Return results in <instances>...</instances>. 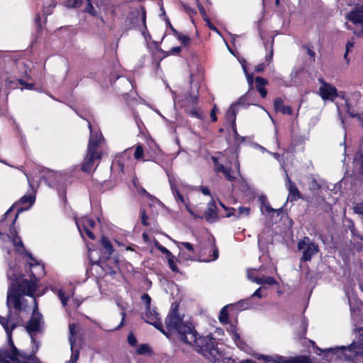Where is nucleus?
I'll return each instance as SVG.
<instances>
[{
	"label": "nucleus",
	"instance_id": "20",
	"mask_svg": "<svg viewBox=\"0 0 363 363\" xmlns=\"http://www.w3.org/2000/svg\"><path fill=\"white\" fill-rule=\"evenodd\" d=\"M220 205L223 209L226 211L225 216L228 218L231 216H235L236 218H240L242 216H247L250 213V208L249 207L240 206L238 209H236L234 208H228L221 202H220Z\"/></svg>",
	"mask_w": 363,
	"mask_h": 363
},
{
	"label": "nucleus",
	"instance_id": "35",
	"mask_svg": "<svg viewBox=\"0 0 363 363\" xmlns=\"http://www.w3.org/2000/svg\"><path fill=\"white\" fill-rule=\"evenodd\" d=\"M219 320L223 324H226L228 321V313L227 311V306L223 307L219 313Z\"/></svg>",
	"mask_w": 363,
	"mask_h": 363
},
{
	"label": "nucleus",
	"instance_id": "12",
	"mask_svg": "<svg viewBox=\"0 0 363 363\" xmlns=\"http://www.w3.org/2000/svg\"><path fill=\"white\" fill-rule=\"evenodd\" d=\"M297 247L302 252L301 258L302 262L311 261L312 257L319 251L318 245L312 242L307 236L303 237V239L298 242Z\"/></svg>",
	"mask_w": 363,
	"mask_h": 363
},
{
	"label": "nucleus",
	"instance_id": "47",
	"mask_svg": "<svg viewBox=\"0 0 363 363\" xmlns=\"http://www.w3.org/2000/svg\"><path fill=\"white\" fill-rule=\"evenodd\" d=\"M140 213L142 224L145 226H147L148 225V223H147L148 216L146 215L145 210L140 209Z\"/></svg>",
	"mask_w": 363,
	"mask_h": 363
},
{
	"label": "nucleus",
	"instance_id": "64",
	"mask_svg": "<svg viewBox=\"0 0 363 363\" xmlns=\"http://www.w3.org/2000/svg\"><path fill=\"white\" fill-rule=\"evenodd\" d=\"M264 69V64H259L258 65L257 67H256V69L255 70L257 72H260L262 71H263Z\"/></svg>",
	"mask_w": 363,
	"mask_h": 363
},
{
	"label": "nucleus",
	"instance_id": "17",
	"mask_svg": "<svg viewBox=\"0 0 363 363\" xmlns=\"http://www.w3.org/2000/svg\"><path fill=\"white\" fill-rule=\"evenodd\" d=\"M146 322L155 326L157 330L166 335L163 328L162 323L160 320L159 313L155 310L148 308L146 309Z\"/></svg>",
	"mask_w": 363,
	"mask_h": 363
},
{
	"label": "nucleus",
	"instance_id": "53",
	"mask_svg": "<svg viewBox=\"0 0 363 363\" xmlns=\"http://www.w3.org/2000/svg\"><path fill=\"white\" fill-rule=\"evenodd\" d=\"M196 188L199 189L203 194L206 196H211V191L207 186H201Z\"/></svg>",
	"mask_w": 363,
	"mask_h": 363
},
{
	"label": "nucleus",
	"instance_id": "58",
	"mask_svg": "<svg viewBox=\"0 0 363 363\" xmlns=\"http://www.w3.org/2000/svg\"><path fill=\"white\" fill-rule=\"evenodd\" d=\"M24 363H40L39 360L33 355H30Z\"/></svg>",
	"mask_w": 363,
	"mask_h": 363
},
{
	"label": "nucleus",
	"instance_id": "13",
	"mask_svg": "<svg viewBox=\"0 0 363 363\" xmlns=\"http://www.w3.org/2000/svg\"><path fill=\"white\" fill-rule=\"evenodd\" d=\"M101 242L103 247V252L102 255L100 257H98L96 256L98 252L96 250H89V258L93 264H98L99 262L108 259L113 252V246L107 238L103 236L101 238Z\"/></svg>",
	"mask_w": 363,
	"mask_h": 363
},
{
	"label": "nucleus",
	"instance_id": "27",
	"mask_svg": "<svg viewBox=\"0 0 363 363\" xmlns=\"http://www.w3.org/2000/svg\"><path fill=\"white\" fill-rule=\"evenodd\" d=\"M308 328V320L307 319L301 315L300 316V328L296 331L297 338L302 339L305 337Z\"/></svg>",
	"mask_w": 363,
	"mask_h": 363
},
{
	"label": "nucleus",
	"instance_id": "21",
	"mask_svg": "<svg viewBox=\"0 0 363 363\" xmlns=\"http://www.w3.org/2000/svg\"><path fill=\"white\" fill-rule=\"evenodd\" d=\"M215 170L216 172H222L224 177L230 182H233L236 179V177L233 174V172L230 168L225 167L222 164H219L218 160L216 157H212Z\"/></svg>",
	"mask_w": 363,
	"mask_h": 363
},
{
	"label": "nucleus",
	"instance_id": "4",
	"mask_svg": "<svg viewBox=\"0 0 363 363\" xmlns=\"http://www.w3.org/2000/svg\"><path fill=\"white\" fill-rule=\"evenodd\" d=\"M35 196L32 194H26L22 196L19 201L15 203L5 213L4 219L7 220L9 215L13 212L14 208H16V213L14 217L11 220L10 235L9 238L11 239L13 245L16 247V250L21 252L25 250L23 242L21 238L18 235L17 231L14 228V223L17 219L18 214L23 211L28 210L35 202Z\"/></svg>",
	"mask_w": 363,
	"mask_h": 363
},
{
	"label": "nucleus",
	"instance_id": "52",
	"mask_svg": "<svg viewBox=\"0 0 363 363\" xmlns=\"http://www.w3.org/2000/svg\"><path fill=\"white\" fill-rule=\"evenodd\" d=\"M16 168L23 172V174L26 175V177L27 178L28 183L29 186H30V188H33V181H32L30 175L27 174L25 171H23L22 167H16Z\"/></svg>",
	"mask_w": 363,
	"mask_h": 363
},
{
	"label": "nucleus",
	"instance_id": "24",
	"mask_svg": "<svg viewBox=\"0 0 363 363\" xmlns=\"http://www.w3.org/2000/svg\"><path fill=\"white\" fill-rule=\"evenodd\" d=\"M259 200L261 203V211L263 210V208L265 209L266 212L268 213H272L277 212V214H279V213L281 211L282 208H280L279 209H274L272 208L269 205V203L267 200V198L265 195H262L259 197Z\"/></svg>",
	"mask_w": 363,
	"mask_h": 363
},
{
	"label": "nucleus",
	"instance_id": "6",
	"mask_svg": "<svg viewBox=\"0 0 363 363\" xmlns=\"http://www.w3.org/2000/svg\"><path fill=\"white\" fill-rule=\"evenodd\" d=\"M88 127L90 131V136L87 147V154L81 167L82 170L85 172L93 171L95 169V161L101 159V153L98 150V148L104 140L101 131L93 128L90 122L88 123Z\"/></svg>",
	"mask_w": 363,
	"mask_h": 363
},
{
	"label": "nucleus",
	"instance_id": "39",
	"mask_svg": "<svg viewBox=\"0 0 363 363\" xmlns=\"http://www.w3.org/2000/svg\"><path fill=\"white\" fill-rule=\"evenodd\" d=\"M237 305L239 308L243 310L247 309L252 306L251 298L250 297L245 299L240 300L237 303Z\"/></svg>",
	"mask_w": 363,
	"mask_h": 363
},
{
	"label": "nucleus",
	"instance_id": "32",
	"mask_svg": "<svg viewBox=\"0 0 363 363\" xmlns=\"http://www.w3.org/2000/svg\"><path fill=\"white\" fill-rule=\"evenodd\" d=\"M285 363H311V362L309 358L306 356H298L288 360L285 359Z\"/></svg>",
	"mask_w": 363,
	"mask_h": 363
},
{
	"label": "nucleus",
	"instance_id": "55",
	"mask_svg": "<svg viewBox=\"0 0 363 363\" xmlns=\"http://www.w3.org/2000/svg\"><path fill=\"white\" fill-rule=\"evenodd\" d=\"M19 83L24 86V88L27 89H32L34 86L33 84L32 83H27L24 82L23 79L19 80Z\"/></svg>",
	"mask_w": 363,
	"mask_h": 363
},
{
	"label": "nucleus",
	"instance_id": "44",
	"mask_svg": "<svg viewBox=\"0 0 363 363\" xmlns=\"http://www.w3.org/2000/svg\"><path fill=\"white\" fill-rule=\"evenodd\" d=\"M150 347L146 344L140 345L137 349V353L139 354H145L150 352Z\"/></svg>",
	"mask_w": 363,
	"mask_h": 363
},
{
	"label": "nucleus",
	"instance_id": "9",
	"mask_svg": "<svg viewBox=\"0 0 363 363\" xmlns=\"http://www.w3.org/2000/svg\"><path fill=\"white\" fill-rule=\"evenodd\" d=\"M29 296L30 298L31 302L35 304V307L33 311V314L26 326V329L30 336L32 342L35 345L36 350H38V342H36L34 336L36 333H43L44 321L42 314L38 311V306L36 299L34 297V292L31 296Z\"/></svg>",
	"mask_w": 363,
	"mask_h": 363
},
{
	"label": "nucleus",
	"instance_id": "42",
	"mask_svg": "<svg viewBox=\"0 0 363 363\" xmlns=\"http://www.w3.org/2000/svg\"><path fill=\"white\" fill-rule=\"evenodd\" d=\"M144 150L140 145H138L135 147L134 157L136 160H140L143 157Z\"/></svg>",
	"mask_w": 363,
	"mask_h": 363
},
{
	"label": "nucleus",
	"instance_id": "51",
	"mask_svg": "<svg viewBox=\"0 0 363 363\" xmlns=\"http://www.w3.org/2000/svg\"><path fill=\"white\" fill-rule=\"evenodd\" d=\"M128 342L130 345L135 346L137 344V339L133 333H130L128 336Z\"/></svg>",
	"mask_w": 363,
	"mask_h": 363
},
{
	"label": "nucleus",
	"instance_id": "5",
	"mask_svg": "<svg viewBox=\"0 0 363 363\" xmlns=\"http://www.w3.org/2000/svg\"><path fill=\"white\" fill-rule=\"evenodd\" d=\"M340 360L352 361V363H363V336L356 337L347 346L330 347L326 350Z\"/></svg>",
	"mask_w": 363,
	"mask_h": 363
},
{
	"label": "nucleus",
	"instance_id": "3",
	"mask_svg": "<svg viewBox=\"0 0 363 363\" xmlns=\"http://www.w3.org/2000/svg\"><path fill=\"white\" fill-rule=\"evenodd\" d=\"M179 250V256L184 260H195L197 256L199 259L205 262L216 260L218 257V250L212 245H208L203 250L194 247L188 242H178L173 240Z\"/></svg>",
	"mask_w": 363,
	"mask_h": 363
},
{
	"label": "nucleus",
	"instance_id": "8",
	"mask_svg": "<svg viewBox=\"0 0 363 363\" xmlns=\"http://www.w3.org/2000/svg\"><path fill=\"white\" fill-rule=\"evenodd\" d=\"M168 181L169 183L170 189L177 203H183L186 209L190 213H193L192 210L189 207V199H186L183 196V193H187L192 190L197 189L196 187L191 186L183 182L179 178L174 176L173 174H171L167 172Z\"/></svg>",
	"mask_w": 363,
	"mask_h": 363
},
{
	"label": "nucleus",
	"instance_id": "45",
	"mask_svg": "<svg viewBox=\"0 0 363 363\" xmlns=\"http://www.w3.org/2000/svg\"><path fill=\"white\" fill-rule=\"evenodd\" d=\"M56 6V3L52 1L48 6L44 7L43 12L46 16L52 13V9Z\"/></svg>",
	"mask_w": 363,
	"mask_h": 363
},
{
	"label": "nucleus",
	"instance_id": "28",
	"mask_svg": "<svg viewBox=\"0 0 363 363\" xmlns=\"http://www.w3.org/2000/svg\"><path fill=\"white\" fill-rule=\"evenodd\" d=\"M257 359L259 360H263L265 362L273 361L276 363H285L284 357L278 354H276L274 356L257 354Z\"/></svg>",
	"mask_w": 363,
	"mask_h": 363
},
{
	"label": "nucleus",
	"instance_id": "40",
	"mask_svg": "<svg viewBox=\"0 0 363 363\" xmlns=\"http://www.w3.org/2000/svg\"><path fill=\"white\" fill-rule=\"evenodd\" d=\"M57 295H58V297L60 298V299L63 306H67V299H68V298L70 296H73L74 295V291H70V293L68 295V296H65V294H64L63 291L62 289H60L58 291Z\"/></svg>",
	"mask_w": 363,
	"mask_h": 363
},
{
	"label": "nucleus",
	"instance_id": "48",
	"mask_svg": "<svg viewBox=\"0 0 363 363\" xmlns=\"http://www.w3.org/2000/svg\"><path fill=\"white\" fill-rule=\"evenodd\" d=\"M86 1H87V5L86 7V11L92 16H95L96 11H95L93 5L91 3V0H86Z\"/></svg>",
	"mask_w": 363,
	"mask_h": 363
},
{
	"label": "nucleus",
	"instance_id": "33",
	"mask_svg": "<svg viewBox=\"0 0 363 363\" xmlns=\"http://www.w3.org/2000/svg\"><path fill=\"white\" fill-rule=\"evenodd\" d=\"M354 38L349 40L346 43V48H345L346 50H345V53L344 55V58L346 60L347 64L350 62V59L347 57V55H348L349 52L354 48Z\"/></svg>",
	"mask_w": 363,
	"mask_h": 363
},
{
	"label": "nucleus",
	"instance_id": "63",
	"mask_svg": "<svg viewBox=\"0 0 363 363\" xmlns=\"http://www.w3.org/2000/svg\"><path fill=\"white\" fill-rule=\"evenodd\" d=\"M41 179H45V182L48 183V184L50 186H52V184H54V181L53 180H50L49 181L48 178H47L45 176H42L41 177Z\"/></svg>",
	"mask_w": 363,
	"mask_h": 363
},
{
	"label": "nucleus",
	"instance_id": "19",
	"mask_svg": "<svg viewBox=\"0 0 363 363\" xmlns=\"http://www.w3.org/2000/svg\"><path fill=\"white\" fill-rule=\"evenodd\" d=\"M319 94L323 100H333L337 96V89L328 83L319 88Z\"/></svg>",
	"mask_w": 363,
	"mask_h": 363
},
{
	"label": "nucleus",
	"instance_id": "46",
	"mask_svg": "<svg viewBox=\"0 0 363 363\" xmlns=\"http://www.w3.org/2000/svg\"><path fill=\"white\" fill-rule=\"evenodd\" d=\"M141 299L146 306V309L150 308L151 298L147 294H144L141 296Z\"/></svg>",
	"mask_w": 363,
	"mask_h": 363
},
{
	"label": "nucleus",
	"instance_id": "61",
	"mask_svg": "<svg viewBox=\"0 0 363 363\" xmlns=\"http://www.w3.org/2000/svg\"><path fill=\"white\" fill-rule=\"evenodd\" d=\"M234 136H235V141L238 143H242V142L245 141V138L240 136L238 133L236 135L235 132H234Z\"/></svg>",
	"mask_w": 363,
	"mask_h": 363
},
{
	"label": "nucleus",
	"instance_id": "7",
	"mask_svg": "<svg viewBox=\"0 0 363 363\" xmlns=\"http://www.w3.org/2000/svg\"><path fill=\"white\" fill-rule=\"evenodd\" d=\"M174 104L183 108L191 117L202 120L203 113L197 108L199 103V86H196V91L191 90L185 93L176 94L172 92Z\"/></svg>",
	"mask_w": 363,
	"mask_h": 363
},
{
	"label": "nucleus",
	"instance_id": "60",
	"mask_svg": "<svg viewBox=\"0 0 363 363\" xmlns=\"http://www.w3.org/2000/svg\"><path fill=\"white\" fill-rule=\"evenodd\" d=\"M35 23L38 29L41 28L40 17L39 14L36 15V16L35 18Z\"/></svg>",
	"mask_w": 363,
	"mask_h": 363
},
{
	"label": "nucleus",
	"instance_id": "1",
	"mask_svg": "<svg viewBox=\"0 0 363 363\" xmlns=\"http://www.w3.org/2000/svg\"><path fill=\"white\" fill-rule=\"evenodd\" d=\"M35 291L34 283L15 277L10 284L7 293L6 306L9 310L6 318L0 315V324L3 326L11 350H0V363H10L9 360L15 361L20 356L12 340V331L19 325L22 318L19 314L27 311L29 308L28 300L25 296H31Z\"/></svg>",
	"mask_w": 363,
	"mask_h": 363
},
{
	"label": "nucleus",
	"instance_id": "34",
	"mask_svg": "<svg viewBox=\"0 0 363 363\" xmlns=\"http://www.w3.org/2000/svg\"><path fill=\"white\" fill-rule=\"evenodd\" d=\"M74 345L75 344L70 345L72 354L69 361V363H77L79 359V352L78 349L74 348Z\"/></svg>",
	"mask_w": 363,
	"mask_h": 363
},
{
	"label": "nucleus",
	"instance_id": "31",
	"mask_svg": "<svg viewBox=\"0 0 363 363\" xmlns=\"http://www.w3.org/2000/svg\"><path fill=\"white\" fill-rule=\"evenodd\" d=\"M174 35L184 45L186 46L190 43V38L177 31L175 28H172Z\"/></svg>",
	"mask_w": 363,
	"mask_h": 363
},
{
	"label": "nucleus",
	"instance_id": "23",
	"mask_svg": "<svg viewBox=\"0 0 363 363\" xmlns=\"http://www.w3.org/2000/svg\"><path fill=\"white\" fill-rule=\"evenodd\" d=\"M205 217L208 222H214L217 218L216 205L213 199L208 203Z\"/></svg>",
	"mask_w": 363,
	"mask_h": 363
},
{
	"label": "nucleus",
	"instance_id": "41",
	"mask_svg": "<svg viewBox=\"0 0 363 363\" xmlns=\"http://www.w3.org/2000/svg\"><path fill=\"white\" fill-rule=\"evenodd\" d=\"M242 69L245 73V75H246V77H247V83H248V85H249V91L252 89V85H253V77L252 75L250 74L247 71V68H246V66L245 65H242Z\"/></svg>",
	"mask_w": 363,
	"mask_h": 363
},
{
	"label": "nucleus",
	"instance_id": "29",
	"mask_svg": "<svg viewBox=\"0 0 363 363\" xmlns=\"http://www.w3.org/2000/svg\"><path fill=\"white\" fill-rule=\"evenodd\" d=\"M347 18L354 24L363 26V14L357 11H352L347 15Z\"/></svg>",
	"mask_w": 363,
	"mask_h": 363
},
{
	"label": "nucleus",
	"instance_id": "54",
	"mask_svg": "<svg viewBox=\"0 0 363 363\" xmlns=\"http://www.w3.org/2000/svg\"><path fill=\"white\" fill-rule=\"evenodd\" d=\"M257 297L261 298L262 297V287L258 288L250 296V298Z\"/></svg>",
	"mask_w": 363,
	"mask_h": 363
},
{
	"label": "nucleus",
	"instance_id": "56",
	"mask_svg": "<svg viewBox=\"0 0 363 363\" xmlns=\"http://www.w3.org/2000/svg\"><path fill=\"white\" fill-rule=\"evenodd\" d=\"M204 20L206 21V23H207V25H208V28H209L211 30L215 31V32H216L217 33L220 34L219 30L217 29V28H216V27H215L213 25H212V24L211 23L210 20H209L208 18H204Z\"/></svg>",
	"mask_w": 363,
	"mask_h": 363
},
{
	"label": "nucleus",
	"instance_id": "30",
	"mask_svg": "<svg viewBox=\"0 0 363 363\" xmlns=\"http://www.w3.org/2000/svg\"><path fill=\"white\" fill-rule=\"evenodd\" d=\"M273 38L264 42V45L267 52L266 61L268 62L269 63L272 60L273 57Z\"/></svg>",
	"mask_w": 363,
	"mask_h": 363
},
{
	"label": "nucleus",
	"instance_id": "57",
	"mask_svg": "<svg viewBox=\"0 0 363 363\" xmlns=\"http://www.w3.org/2000/svg\"><path fill=\"white\" fill-rule=\"evenodd\" d=\"M182 50V48L179 46L177 47H173L170 49L169 51V53L171 55H177L179 54Z\"/></svg>",
	"mask_w": 363,
	"mask_h": 363
},
{
	"label": "nucleus",
	"instance_id": "18",
	"mask_svg": "<svg viewBox=\"0 0 363 363\" xmlns=\"http://www.w3.org/2000/svg\"><path fill=\"white\" fill-rule=\"evenodd\" d=\"M256 271V269H247V276L248 279L252 281V282H255L258 284H267V285H274L277 284V281L272 277H255L254 273Z\"/></svg>",
	"mask_w": 363,
	"mask_h": 363
},
{
	"label": "nucleus",
	"instance_id": "50",
	"mask_svg": "<svg viewBox=\"0 0 363 363\" xmlns=\"http://www.w3.org/2000/svg\"><path fill=\"white\" fill-rule=\"evenodd\" d=\"M354 212L357 214H359L363 216V205L361 203H357L353 207Z\"/></svg>",
	"mask_w": 363,
	"mask_h": 363
},
{
	"label": "nucleus",
	"instance_id": "49",
	"mask_svg": "<svg viewBox=\"0 0 363 363\" xmlns=\"http://www.w3.org/2000/svg\"><path fill=\"white\" fill-rule=\"evenodd\" d=\"M117 305L122 308V311L121 312V315L122 316V320H121L120 324L116 328V330H118L124 325V320H125V312L124 311V308L123 306H121L118 303H117Z\"/></svg>",
	"mask_w": 363,
	"mask_h": 363
},
{
	"label": "nucleus",
	"instance_id": "25",
	"mask_svg": "<svg viewBox=\"0 0 363 363\" xmlns=\"http://www.w3.org/2000/svg\"><path fill=\"white\" fill-rule=\"evenodd\" d=\"M230 333L231 338L233 340L237 347H238L240 350H245V347L247 346L245 343L241 340L236 328L231 326Z\"/></svg>",
	"mask_w": 363,
	"mask_h": 363
},
{
	"label": "nucleus",
	"instance_id": "26",
	"mask_svg": "<svg viewBox=\"0 0 363 363\" xmlns=\"http://www.w3.org/2000/svg\"><path fill=\"white\" fill-rule=\"evenodd\" d=\"M255 83H256V89L257 91L259 93L261 96L262 98L266 97L267 94V91L266 89L264 88V86L267 84V82L265 79L261 77H257L255 78Z\"/></svg>",
	"mask_w": 363,
	"mask_h": 363
},
{
	"label": "nucleus",
	"instance_id": "37",
	"mask_svg": "<svg viewBox=\"0 0 363 363\" xmlns=\"http://www.w3.org/2000/svg\"><path fill=\"white\" fill-rule=\"evenodd\" d=\"M154 244H155V247L160 252H161L162 254L166 255V257H172V255H173V254L169 250H167L166 247L162 246L158 241L155 240Z\"/></svg>",
	"mask_w": 363,
	"mask_h": 363
},
{
	"label": "nucleus",
	"instance_id": "11",
	"mask_svg": "<svg viewBox=\"0 0 363 363\" xmlns=\"http://www.w3.org/2000/svg\"><path fill=\"white\" fill-rule=\"evenodd\" d=\"M128 20L133 28H138L145 40L151 38L146 26V12L143 7L131 11L128 16Z\"/></svg>",
	"mask_w": 363,
	"mask_h": 363
},
{
	"label": "nucleus",
	"instance_id": "59",
	"mask_svg": "<svg viewBox=\"0 0 363 363\" xmlns=\"http://www.w3.org/2000/svg\"><path fill=\"white\" fill-rule=\"evenodd\" d=\"M305 48H306L307 52H308V55L310 56V57H311L313 61H315V52L313 51V50L312 48H311L310 47H306V46H305Z\"/></svg>",
	"mask_w": 363,
	"mask_h": 363
},
{
	"label": "nucleus",
	"instance_id": "38",
	"mask_svg": "<svg viewBox=\"0 0 363 363\" xmlns=\"http://www.w3.org/2000/svg\"><path fill=\"white\" fill-rule=\"evenodd\" d=\"M75 328H76V325L75 324H74V323L69 324V344L70 345L75 344V342H76V339H75L76 331H75Z\"/></svg>",
	"mask_w": 363,
	"mask_h": 363
},
{
	"label": "nucleus",
	"instance_id": "2",
	"mask_svg": "<svg viewBox=\"0 0 363 363\" xmlns=\"http://www.w3.org/2000/svg\"><path fill=\"white\" fill-rule=\"evenodd\" d=\"M177 311V308L172 309L166 318L168 330L177 333L183 342L195 347L199 353L213 363H223V354L217 347L216 340L211 335L198 336L194 325L184 322Z\"/></svg>",
	"mask_w": 363,
	"mask_h": 363
},
{
	"label": "nucleus",
	"instance_id": "16",
	"mask_svg": "<svg viewBox=\"0 0 363 363\" xmlns=\"http://www.w3.org/2000/svg\"><path fill=\"white\" fill-rule=\"evenodd\" d=\"M285 186L289 191L287 201H296L301 197V194L296 186L295 183L292 182L285 170Z\"/></svg>",
	"mask_w": 363,
	"mask_h": 363
},
{
	"label": "nucleus",
	"instance_id": "62",
	"mask_svg": "<svg viewBox=\"0 0 363 363\" xmlns=\"http://www.w3.org/2000/svg\"><path fill=\"white\" fill-rule=\"evenodd\" d=\"M211 121L213 122L217 121V117L216 116V107H214L211 112Z\"/></svg>",
	"mask_w": 363,
	"mask_h": 363
},
{
	"label": "nucleus",
	"instance_id": "14",
	"mask_svg": "<svg viewBox=\"0 0 363 363\" xmlns=\"http://www.w3.org/2000/svg\"><path fill=\"white\" fill-rule=\"evenodd\" d=\"M75 223L82 235L84 231L90 239L94 240L95 238L94 233L91 230L95 226V221L93 219L84 216L81 218H76Z\"/></svg>",
	"mask_w": 363,
	"mask_h": 363
},
{
	"label": "nucleus",
	"instance_id": "15",
	"mask_svg": "<svg viewBox=\"0 0 363 363\" xmlns=\"http://www.w3.org/2000/svg\"><path fill=\"white\" fill-rule=\"evenodd\" d=\"M248 93L245 95L241 96L238 101L233 104L228 109L225 115L226 120L231 123L232 128L233 132H235L237 134V129L235 125V120H236V114L238 113V105H245V100L247 98Z\"/></svg>",
	"mask_w": 363,
	"mask_h": 363
},
{
	"label": "nucleus",
	"instance_id": "43",
	"mask_svg": "<svg viewBox=\"0 0 363 363\" xmlns=\"http://www.w3.org/2000/svg\"><path fill=\"white\" fill-rule=\"evenodd\" d=\"M82 0H67L66 1V6L68 8H77L81 6Z\"/></svg>",
	"mask_w": 363,
	"mask_h": 363
},
{
	"label": "nucleus",
	"instance_id": "36",
	"mask_svg": "<svg viewBox=\"0 0 363 363\" xmlns=\"http://www.w3.org/2000/svg\"><path fill=\"white\" fill-rule=\"evenodd\" d=\"M167 261H168V264H169V268L174 272H179V269L177 266V259L176 257L172 255V257H167Z\"/></svg>",
	"mask_w": 363,
	"mask_h": 363
},
{
	"label": "nucleus",
	"instance_id": "10",
	"mask_svg": "<svg viewBox=\"0 0 363 363\" xmlns=\"http://www.w3.org/2000/svg\"><path fill=\"white\" fill-rule=\"evenodd\" d=\"M27 256L30 260L33 261L32 262L28 263L30 273V276L31 278L30 281L34 283L36 286V281L45 274L44 266L38 262V261L35 259L30 253L27 252ZM7 277L11 281L10 284L13 281L15 277L21 278L22 279L26 280V279L23 278V276L16 274L15 273V270L11 267H10L9 270L7 272ZM28 281H29L28 280Z\"/></svg>",
	"mask_w": 363,
	"mask_h": 363
},
{
	"label": "nucleus",
	"instance_id": "22",
	"mask_svg": "<svg viewBox=\"0 0 363 363\" xmlns=\"http://www.w3.org/2000/svg\"><path fill=\"white\" fill-rule=\"evenodd\" d=\"M274 108L277 112H281L283 114L292 115V109L289 106H285L281 98H276L274 101Z\"/></svg>",
	"mask_w": 363,
	"mask_h": 363
}]
</instances>
